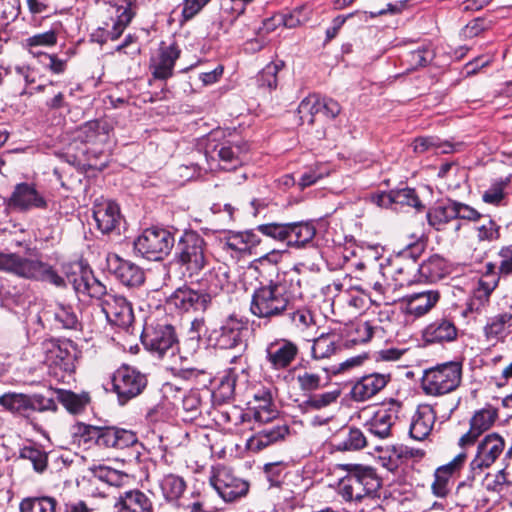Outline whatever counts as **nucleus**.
I'll return each mask as SVG.
<instances>
[{"instance_id": "nucleus-40", "label": "nucleus", "mask_w": 512, "mask_h": 512, "mask_svg": "<svg viewBox=\"0 0 512 512\" xmlns=\"http://www.w3.org/2000/svg\"><path fill=\"white\" fill-rule=\"evenodd\" d=\"M123 474L115 469L109 467H99L94 470L92 478L89 480V485L95 487L96 491L91 490L93 496L105 497L104 491L98 490V482L107 484L108 486H119L122 482Z\"/></svg>"}, {"instance_id": "nucleus-38", "label": "nucleus", "mask_w": 512, "mask_h": 512, "mask_svg": "<svg viewBox=\"0 0 512 512\" xmlns=\"http://www.w3.org/2000/svg\"><path fill=\"white\" fill-rule=\"evenodd\" d=\"M179 56L180 50L174 45H170L169 47L162 49L159 61L154 66L153 76L160 80H165L171 77L175 62Z\"/></svg>"}, {"instance_id": "nucleus-8", "label": "nucleus", "mask_w": 512, "mask_h": 512, "mask_svg": "<svg viewBox=\"0 0 512 512\" xmlns=\"http://www.w3.org/2000/svg\"><path fill=\"white\" fill-rule=\"evenodd\" d=\"M141 342L159 358L172 357L178 351L175 329L169 324L149 325L143 328Z\"/></svg>"}, {"instance_id": "nucleus-48", "label": "nucleus", "mask_w": 512, "mask_h": 512, "mask_svg": "<svg viewBox=\"0 0 512 512\" xmlns=\"http://www.w3.org/2000/svg\"><path fill=\"white\" fill-rule=\"evenodd\" d=\"M497 287V280L494 277L493 280L481 279L478 284L474 296L470 302V310L479 311L484 307L490 298L491 293Z\"/></svg>"}, {"instance_id": "nucleus-44", "label": "nucleus", "mask_w": 512, "mask_h": 512, "mask_svg": "<svg viewBox=\"0 0 512 512\" xmlns=\"http://www.w3.org/2000/svg\"><path fill=\"white\" fill-rule=\"evenodd\" d=\"M58 502L51 496L27 497L19 505L20 512H58Z\"/></svg>"}, {"instance_id": "nucleus-60", "label": "nucleus", "mask_w": 512, "mask_h": 512, "mask_svg": "<svg viewBox=\"0 0 512 512\" xmlns=\"http://www.w3.org/2000/svg\"><path fill=\"white\" fill-rule=\"evenodd\" d=\"M452 203L455 214V220L462 219L475 222L482 218V215L470 205L456 200H452Z\"/></svg>"}, {"instance_id": "nucleus-20", "label": "nucleus", "mask_w": 512, "mask_h": 512, "mask_svg": "<svg viewBox=\"0 0 512 512\" xmlns=\"http://www.w3.org/2000/svg\"><path fill=\"white\" fill-rule=\"evenodd\" d=\"M243 323L235 318H229L219 329H214L209 335V341L219 349H234L246 346L243 341Z\"/></svg>"}, {"instance_id": "nucleus-35", "label": "nucleus", "mask_w": 512, "mask_h": 512, "mask_svg": "<svg viewBox=\"0 0 512 512\" xmlns=\"http://www.w3.org/2000/svg\"><path fill=\"white\" fill-rule=\"evenodd\" d=\"M341 347V336L337 332L322 333L313 341L312 355L315 359L328 358Z\"/></svg>"}, {"instance_id": "nucleus-30", "label": "nucleus", "mask_w": 512, "mask_h": 512, "mask_svg": "<svg viewBox=\"0 0 512 512\" xmlns=\"http://www.w3.org/2000/svg\"><path fill=\"white\" fill-rule=\"evenodd\" d=\"M448 273V262L438 254L430 256L422 264L418 265V274L420 278L426 282H437L443 279Z\"/></svg>"}, {"instance_id": "nucleus-43", "label": "nucleus", "mask_w": 512, "mask_h": 512, "mask_svg": "<svg viewBox=\"0 0 512 512\" xmlns=\"http://www.w3.org/2000/svg\"><path fill=\"white\" fill-rule=\"evenodd\" d=\"M288 433L289 428L287 425H276L262 429L251 439V441L255 444L258 450H261L279 440H283Z\"/></svg>"}, {"instance_id": "nucleus-17", "label": "nucleus", "mask_w": 512, "mask_h": 512, "mask_svg": "<svg viewBox=\"0 0 512 512\" xmlns=\"http://www.w3.org/2000/svg\"><path fill=\"white\" fill-rule=\"evenodd\" d=\"M299 353L298 346L286 338H276L265 347V360L273 370L287 369Z\"/></svg>"}, {"instance_id": "nucleus-26", "label": "nucleus", "mask_w": 512, "mask_h": 512, "mask_svg": "<svg viewBox=\"0 0 512 512\" xmlns=\"http://www.w3.org/2000/svg\"><path fill=\"white\" fill-rule=\"evenodd\" d=\"M458 329L454 321L447 317L437 318L423 331V337L429 343H444L456 340Z\"/></svg>"}, {"instance_id": "nucleus-58", "label": "nucleus", "mask_w": 512, "mask_h": 512, "mask_svg": "<svg viewBox=\"0 0 512 512\" xmlns=\"http://www.w3.org/2000/svg\"><path fill=\"white\" fill-rule=\"evenodd\" d=\"M92 275L90 270L79 267V272H73L67 276V282L72 285L77 294L85 295Z\"/></svg>"}, {"instance_id": "nucleus-41", "label": "nucleus", "mask_w": 512, "mask_h": 512, "mask_svg": "<svg viewBox=\"0 0 512 512\" xmlns=\"http://www.w3.org/2000/svg\"><path fill=\"white\" fill-rule=\"evenodd\" d=\"M512 326V313L503 312L491 317L484 327V333L488 340L504 338L507 329Z\"/></svg>"}, {"instance_id": "nucleus-62", "label": "nucleus", "mask_w": 512, "mask_h": 512, "mask_svg": "<svg viewBox=\"0 0 512 512\" xmlns=\"http://www.w3.org/2000/svg\"><path fill=\"white\" fill-rule=\"evenodd\" d=\"M297 382L303 391H315L321 387V377L318 374L305 372L297 376Z\"/></svg>"}, {"instance_id": "nucleus-56", "label": "nucleus", "mask_w": 512, "mask_h": 512, "mask_svg": "<svg viewBox=\"0 0 512 512\" xmlns=\"http://www.w3.org/2000/svg\"><path fill=\"white\" fill-rule=\"evenodd\" d=\"M290 322L300 330L307 329L313 323V316L307 309H297L295 303L292 304V308L285 313Z\"/></svg>"}, {"instance_id": "nucleus-18", "label": "nucleus", "mask_w": 512, "mask_h": 512, "mask_svg": "<svg viewBox=\"0 0 512 512\" xmlns=\"http://www.w3.org/2000/svg\"><path fill=\"white\" fill-rule=\"evenodd\" d=\"M39 321L48 322L56 329L76 330L80 326L74 307L61 302L46 305L39 315Z\"/></svg>"}, {"instance_id": "nucleus-6", "label": "nucleus", "mask_w": 512, "mask_h": 512, "mask_svg": "<svg viewBox=\"0 0 512 512\" xmlns=\"http://www.w3.org/2000/svg\"><path fill=\"white\" fill-rule=\"evenodd\" d=\"M462 366L458 362L437 365L425 371L422 389L427 395L438 396L455 390L461 382Z\"/></svg>"}, {"instance_id": "nucleus-34", "label": "nucleus", "mask_w": 512, "mask_h": 512, "mask_svg": "<svg viewBox=\"0 0 512 512\" xmlns=\"http://www.w3.org/2000/svg\"><path fill=\"white\" fill-rule=\"evenodd\" d=\"M368 446V439L359 428L342 431L335 439L333 447L337 451H358Z\"/></svg>"}, {"instance_id": "nucleus-3", "label": "nucleus", "mask_w": 512, "mask_h": 512, "mask_svg": "<svg viewBox=\"0 0 512 512\" xmlns=\"http://www.w3.org/2000/svg\"><path fill=\"white\" fill-rule=\"evenodd\" d=\"M348 473L338 484V494L346 502H362L377 496L381 480L370 467L355 464L342 466Z\"/></svg>"}, {"instance_id": "nucleus-49", "label": "nucleus", "mask_w": 512, "mask_h": 512, "mask_svg": "<svg viewBox=\"0 0 512 512\" xmlns=\"http://www.w3.org/2000/svg\"><path fill=\"white\" fill-rule=\"evenodd\" d=\"M164 497L169 500H177L186 488L185 481L176 475L169 474L163 477L160 483Z\"/></svg>"}, {"instance_id": "nucleus-50", "label": "nucleus", "mask_w": 512, "mask_h": 512, "mask_svg": "<svg viewBox=\"0 0 512 512\" xmlns=\"http://www.w3.org/2000/svg\"><path fill=\"white\" fill-rule=\"evenodd\" d=\"M284 66L285 63L282 60L273 61L267 64L258 75V85L270 90L275 89L277 87V74Z\"/></svg>"}, {"instance_id": "nucleus-5", "label": "nucleus", "mask_w": 512, "mask_h": 512, "mask_svg": "<svg viewBox=\"0 0 512 512\" xmlns=\"http://www.w3.org/2000/svg\"><path fill=\"white\" fill-rule=\"evenodd\" d=\"M175 260L189 276L198 274L209 262L205 239L196 231H184L176 244Z\"/></svg>"}, {"instance_id": "nucleus-28", "label": "nucleus", "mask_w": 512, "mask_h": 512, "mask_svg": "<svg viewBox=\"0 0 512 512\" xmlns=\"http://www.w3.org/2000/svg\"><path fill=\"white\" fill-rule=\"evenodd\" d=\"M435 419L436 413L432 407L424 406L419 408L410 424V437L418 441L424 440L430 434Z\"/></svg>"}, {"instance_id": "nucleus-32", "label": "nucleus", "mask_w": 512, "mask_h": 512, "mask_svg": "<svg viewBox=\"0 0 512 512\" xmlns=\"http://www.w3.org/2000/svg\"><path fill=\"white\" fill-rule=\"evenodd\" d=\"M213 152L218 156L221 167L225 170H233L243 162V154L245 152V145L234 144L230 142L221 143L216 145Z\"/></svg>"}, {"instance_id": "nucleus-13", "label": "nucleus", "mask_w": 512, "mask_h": 512, "mask_svg": "<svg viewBox=\"0 0 512 512\" xmlns=\"http://www.w3.org/2000/svg\"><path fill=\"white\" fill-rule=\"evenodd\" d=\"M402 403L396 399H390L374 413L373 417L365 424L370 434L379 439H386L392 435L393 426L399 420Z\"/></svg>"}, {"instance_id": "nucleus-10", "label": "nucleus", "mask_w": 512, "mask_h": 512, "mask_svg": "<svg viewBox=\"0 0 512 512\" xmlns=\"http://www.w3.org/2000/svg\"><path fill=\"white\" fill-rule=\"evenodd\" d=\"M44 362L51 369H59L66 373L75 370V347L70 340L46 339L42 342Z\"/></svg>"}, {"instance_id": "nucleus-61", "label": "nucleus", "mask_w": 512, "mask_h": 512, "mask_svg": "<svg viewBox=\"0 0 512 512\" xmlns=\"http://www.w3.org/2000/svg\"><path fill=\"white\" fill-rule=\"evenodd\" d=\"M33 411H57V404L52 398H46L40 394L30 396V413Z\"/></svg>"}, {"instance_id": "nucleus-15", "label": "nucleus", "mask_w": 512, "mask_h": 512, "mask_svg": "<svg viewBox=\"0 0 512 512\" xmlns=\"http://www.w3.org/2000/svg\"><path fill=\"white\" fill-rule=\"evenodd\" d=\"M47 205V200L35 185L27 182L17 184L7 200V208L15 212L46 209Z\"/></svg>"}, {"instance_id": "nucleus-2", "label": "nucleus", "mask_w": 512, "mask_h": 512, "mask_svg": "<svg viewBox=\"0 0 512 512\" xmlns=\"http://www.w3.org/2000/svg\"><path fill=\"white\" fill-rule=\"evenodd\" d=\"M0 271L16 277L48 282L56 287H64L66 281L54 268L36 256H24L18 253H0Z\"/></svg>"}, {"instance_id": "nucleus-29", "label": "nucleus", "mask_w": 512, "mask_h": 512, "mask_svg": "<svg viewBox=\"0 0 512 512\" xmlns=\"http://www.w3.org/2000/svg\"><path fill=\"white\" fill-rule=\"evenodd\" d=\"M118 512H152V502L140 490H130L122 495L115 504Z\"/></svg>"}, {"instance_id": "nucleus-57", "label": "nucleus", "mask_w": 512, "mask_h": 512, "mask_svg": "<svg viewBox=\"0 0 512 512\" xmlns=\"http://www.w3.org/2000/svg\"><path fill=\"white\" fill-rule=\"evenodd\" d=\"M434 57V53L428 47H420L416 50H412L407 53L406 61L409 63L411 69H417L419 67H424Z\"/></svg>"}, {"instance_id": "nucleus-4", "label": "nucleus", "mask_w": 512, "mask_h": 512, "mask_svg": "<svg viewBox=\"0 0 512 512\" xmlns=\"http://www.w3.org/2000/svg\"><path fill=\"white\" fill-rule=\"evenodd\" d=\"M424 249L423 241L408 244L394 259H385V263L381 262L379 272L385 279L391 276L395 286L403 287L412 284L416 273H418L417 259L422 255Z\"/></svg>"}, {"instance_id": "nucleus-27", "label": "nucleus", "mask_w": 512, "mask_h": 512, "mask_svg": "<svg viewBox=\"0 0 512 512\" xmlns=\"http://www.w3.org/2000/svg\"><path fill=\"white\" fill-rule=\"evenodd\" d=\"M440 292L438 290H424L413 293L406 298L405 311L414 317H422L429 313L439 302Z\"/></svg>"}, {"instance_id": "nucleus-47", "label": "nucleus", "mask_w": 512, "mask_h": 512, "mask_svg": "<svg viewBox=\"0 0 512 512\" xmlns=\"http://www.w3.org/2000/svg\"><path fill=\"white\" fill-rule=\"evenodd\" d=\"M392 202L400 207L408 206L422 211L425 207L419 199L415 189L407 186L392 189Z\"/></svg>"}, {"instance_id": "nucleus-19", "label": "nucleus", "mask_w": 512, "mask_h": 512, "mask_svg": "<svg viewBox=\"0 0 512 512\" xmlns=\"http://www.w3.org/2000/svg\"><path fill=\"white\" fill-rule=\"evenodd\" d=\"M497 417L498 412L492 406L476 410L469 421V430L459 439V446L465 448L474 445L478 438L494 425Z\"/></svg>"}, {"instance_id": "nucleus-16", "label": "nucleus", "mask_w": 512, "mask_h": 512, "mask_svg": "<svg viewBox=\"0 0 512 512\" xmlns=\"http://www.w3.org/2000/svg\"><path fill=\"white\" fill-rule=\"evenodd\" d=\"M101 308L110 324L129 330L134 321V314L131 303L124 296L105 295L101 300Z\"/></svg>"}, {"instance_id": "nucleus-33", "label": "nucleus", "mask_w": 512, "mask_h": 512, "mask_svg": "<svg viewBox=\"0 0 512 512\" xmlns=\"http://www.w3.org/2000/svg\"><path fill=\"white\" fill-rule=\"evenodd\" d=\"M287 247L302 248L315 237V226L310 222L287 223Z\"/></svg>"}, {"instance_id": "nucleus-53", "label": "nucleus", "mask_w": 512, "mask_h": 512, "mask_svg": "<svg viewBox=\"0 0 512 512\" xmlns=\"http://www.w3.org/2000/svg\"><path fill=\"white\" fill-rule=\"evenodd\" d=\"M255 231L261 233L262 235L268 238H271L281 243H285L287 245V223L271 222L266 224H260L255 228Z\"/></svg>"}, {"instance_id": "nucleus-21", "label": "nucleus", "mask_w": 512, "mask_h": 512, "mask_svg": "<svg viewBox=\"0 0 512 512\" xmlns=\"http://www.w3.org/2000/svg\"><path fill=\"white\" fill-rule=\"evenodd\" d=\"M107 266L109 271L125 286L137 287L145 280L141 267L117 254L107 256Z\"/></svg>"}, {"instance_id": "nucleus-59", "label": "nucleus", "mask_w": 512, "mask_h": 512, "mask_svg": "<svg viewBox=\"0 0 512 512\" xmlns=\"http://www.w3.org/2000/svg\"><path fill=\"white\" fill-rule=\"evenodd\" d=\"M476 230L479 241L492 242L500 238V226L490 218L485 219Z\"/></svg>"}, {"instance_id": "nucleus-63", "label": "nucleus", "mask_w": 512, "mask_h": 512, "mask_svg": "<svg viewBox=\"0 0 512 512\" xmlns=\"http://www.w3.org/2000/svg\"><path fill=\"white\" fill-rule=\"evenodd\" d=\"M57 42V35L53 30L36 34L27 39V44L30 47L36 46H53Z\"/></svg>"}, {"instance_id": "nucleus-7", "label": "nucleus", "mask_w": 512, "mask_h": 512, "mask_svg": "<svg viewBox=\"0 0 512 512\" xmlns=\"http://www.w3.org/2000/svg\"><path fill=\"white\" fill-rule=\"evenodd\" d=\"M175 245L174 235L166 228L153 226L145 229L134 241V249L144 258L162 260Z\"/></svg>"}, {"instance_id": "nucleus-52", "label": "nucleus", "mask_w": 512, "mask_h": 512, "mask_svg": "<svg viewBox=\"0 0 512 512\" xmlns=\"http://www.w3.org/2000/svg\"><path fill=\"white\" fill-rule=\"evenodd\" d=\"M133 16L134 13L128 5L117 7L116 19L113 21L112 29L108 32L111 40H116L122 35Z\"/></svg>"}, {"instance_id": "nucleus-42", "label": "nucleus", "mask_w": 512, "mask_h": 512, "mask_svg": "<svg viewBox=\"0 0 512 512\" xmlns=\"http://www.w3.org/2000/svg\"><path fill=\"white\" fill-rule=\"evenodd\" d=\"M19 459L31 462L37 473H43L48 465V454L36 443H30L19 449Z\"/></svg>"}, {"instance_id": "nucleus-36", "label": "nucleus", "mask_w": 512, "mask_h": 512, "mask_svg": "<svg viewBox=\"0 0 512 512\" xmlns=\"http://www.w3.org/2000/svg\"><path fill=\"white\" fill-rule=\"evenodd\" d=\"M206 287L204 295H209L210 302L212 298L218 295L229 283V273L227 267L218 265L210 269L203 278Z\"/></svg>"}, {"instance_id": "nucleus-11", "label": "nucleus", "mask_w": 512, "mask_h": 512, "mask_svg": "<svg viewBox=\"0 0 512 512\" xmlns=\"http://www.w3.org/2000/svg\"><path fill=\"white\" fill-rule=\"evenodd\" d=\"M341 112L340 104L332 98H319L316 95H310L303 99L298 107V114L301 123L305 122L314 125L322 122L323 119L332 120Z\"/></svg>"}, {"instance_id": "nucleus-25", "label": "nucleus", "mask_w": 512, "mask_h": 512, "mask_svg": "<svg viewBox=\"0 0 512 512\" xmlns=\"http://www.w3.org/2000/svg\"><path fill=\"white\" fill-rule=\"evenodd\" d=\"M93 217L97 228L103 234H110L116 231L122 220L119 206L110 201L95 205Z\"/></svg>"}, {"instance_id": "nucleus-54", "label": "nucleus", "mask_w": 512, "mask_h": 512, "mask_svg": "<svg viewBox=\"0 0 512 512\" xmlns=\"http://www.w3.org/2000/svg\"><path fill=\"white\" fill-rule=\"evenodd\" d=\"M339 396V390L328 391L321 394H313L304 401V405L308 410H320L335 403Z\"/></svg>"}, {"instance_id": "nucleus-24", "label": "nucleus", "mask_w": 512, "mask_h": 512, "mask_svg": "<svg viewBox=\"0 0 512 512\" xmlns=\"http://www.w3.org/2000/svg\"><path fill=\"white\" fill-rule=\"evenodd\" d=\"M138 441L134 432L115 426H100L97 446L100 448L125 449Z\"/></svg>"}, {"instance_id": "nucleus-14", "label": "nucleus", "mask_w": 512, "mask_h": 512, "mask_svg": "<svg viewBox=\"0 0 512 512\" xmlns=\"http://www.w3.org/2000/svg\"><path fill=\"white\" fill-rule=\"evenodd\" d=\"M210 483L222 499L231 502L247 494L249 485L233 475L227 467H218L210 478Z\"/></svg>"}, {"instance_id": "nucleus-37", "label": "nucleus", "mask_w": 512, "mask_h": 512, "mask_svg": "<svg viewBox=\"0 0 512 512\" xmlns=\"http://www.w3.org/2000/svg\"><path fill=\"white\" fill-rule=\"evenodd\" d=\"M57 400L71 414L82 413L91 402L88 392L75 393L70 390L56 389Z\"/></svg>"}, {"instance_id": "nucleus-39", "label": "nucleus", "mask_w": 512, "mask_h": 512, "mask_svg": "<svg viewBox=\"0 0 512 512\" xmlns=\"http://www.w3.org/2000/svg\"><path fill=\"white\" fill-rule=\"evenodd\" d=\"M427 220L436 230H444L449 222L455 220L452 199H447L446 202L430 208L427 212Z\"/></svg>"}, {"instance_id": "nucleus-55", "label": "nucleus", "mask_w": 512, "mask_h": 512, "mask_svg": "<svg viewBox=\"0 0 512 512\" xmlns=\"http://www.w3.org/2000/svg\"><path fill=\"white\" fill-rule=\"evenodd\" d=\"M416 153H424L430 149L440 150L442 153L453 152V145L450 143H441L435 137H418L413 142Z\"/></svg>"}, {"instance_id": "nucleus-31", "label": "nucleus", "mask_w": 512, "mask_h": 512, "mask_svg": "<svg viewBox=\"0 0 512 512\" xmlns=\"http://www.w3.org/2000/svg\"><path fill=\"white\" fill-rule=\"evenodd\" d=\"M109 131L110 126L106 121H88L78 129L77 138L83 143H105L108 140Z\"/></svg>"}, {"instance_id": "nucleus-46", "label": "nucleus", "mask_w": 512, "mask_h": 512, "mask_svg": "<svg viewBox=\"0 0 512 512\" xmlns=\"http://www.w3.org/2000/svg\"><path fill=\"white\" fill-rule=\"evenodd\" d=\"M100 426L79 422L73 426V437L79 444L88 448L97 446L99 440Z\"/></svg>"}, {"instance_id": "nucleus-23", "label": "nucleus", "mask_w": 512, "mask_h": 512, "mask_svg": "<svg viewBox=\"0 0 512 512\" xmlns=\"http://www.w3.org/2000/svg\"><path fill=\"white\" fill-rule=\"evenodd\" d=\"M389 373H371L358 379L351 389V398L357 402H364L382 391L390 382Z\"/></svg>"}, {"instance_id": "nucleus-22", "label": "nucleus", "mask_w": 512, "mask_h": 512, "mask_svg": "<svg viewBox=\"0 0 512 512\" xmlns=\"http://www.w3.org/2000/svg\"><path fill=\"white\" fill-rule=\"evenodd\" d=\"M168 303L182 312L205 311L211 304L209 295L187 286L176 289L169 297Z\"/></svg>"}, {"instance_id": "nucleus-45", "label": "nucleus", "mask_w": 512, "mask_h": 512, "mask_svg": "<svg viewBox=\"0 0 512 512\" xmlns=\"http://www.w3.org/2000/svg\"><path fill=\"white\" fill-rule=\"evenodd\" d=\"M0 405L23 417L30 416V396L25 394H4L0 396Z\"/></svg>"}, {"instance_id": "nucleus-9", "label": "nucleus", "mask_w": 512, "mask_h": 512, "mask_svg": "<svg viewBox=\"0 0 512 512\" xmlns=\"http://www.w3.org/2000/svg\"><path fill=\"white\" fill-rule=\"evenodd\" d=\"M113 389L121 405L140 395L147 386V377L139 370L122 366L116 370L112 378Z\"/></svg>"}, {"instance_id": "nucleus-51", "label": "nucleus", "mask_w": 512, "mask_h": 512, "mask_svg": "<svg viewBox=\"0 0 512 512\" xmlns=\"http://www.w3.org/2000/svg\"><path fill=\"white\" fill-rule=\"evenodd\" d=\"M133 16L134 13L128 5L117 7L116 19L113 21L112 29L108 32L111 40H116L122 35Z\"/></svg>"}, {"instance_id": "nucleus-12", "label": "nucleus", "mask_w": 512, "mask_h": 512, "mask_svg": "<svg viewBox=\"0 0 512 512\" xmlns=\"http://www.w3.org/2000/svg\"><path fill=\"white\" fill-rule=\"evenodd\" d=\"M505 447V440L498 433L485 435L478 442L476 454L470 462L471 472L480 475L485 469L490 468L505 452Z\"/></svg>"}, {"instance_id": "nucleus-1", "label": "nucleus", "mask_w": 512, "mask_h": 512, "mask_svg": "<svg viewBox=\"0 0 512 512\" xmlns=\"http://www.w3.org/2000/svg\"><path fill=\"white\" fill-rule=\"evenodd\" d=\"M300 296L299 273L296 270L279 272L274 279L254 290L250 312L267 321L283 318Z\"/></svg>"}, {"instance_id": "nucleus-64", "label": "nucleus", "mask_w": 512, "mask_h": 512, "mask_svg": "<svg viewBox=\"0 0 512 512\" xmlns=\"http://www.w3.org/2000/svg\"><path fill=\"white\" fill-rule=\"evenodd\" d=\"M499 256L501 257V262L498 267L499 274H512V245L502 247L499 251Z\"/></svg>"}]
</instances>
